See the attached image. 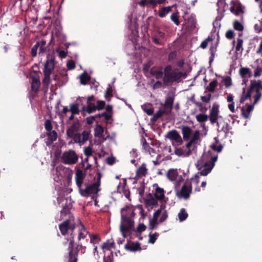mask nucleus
Listing matches in <instances>:
<instances>
[{
	"instance_id": "obj_49",
	"label": "nucleus",
	"mask_w": 262,
	"mask_h": 262,
	"mask_svg": "<svg viewBox=\"0 0 262 262\" xmlns=\"http://www.w3.org/2000/svg\"><path fill=\"white\" fill-rule=\"evenodd\" d=\"M39 43L37 42L35 45H34L32 49L31 54L33 57H35L37 55V50L39 48Z\"/></svg>"
},
{
	"instance_id": "obj_56",
	"label": "nucleus",
	"mask_w": 262,
	"mask_h": 262,
	"mask_svg": "<svg viewBox=\"0 0 262 262\" xmlns=\"http://www.w3.org/2000/svg\"><path fill=\"white\" fill-rule=\"evenodd\" d=\"M146 229V226L143 223H140L139 224L137 228L134 230V231L138 233H141L142 232L145 231Z\"/></svg>"
},
{
	"instance_id": "obj_64",
	"label": "nucleus",
	"mask_w": 262,
	"mask_h": 262,
	"mask_svg": "<svg viewBox=\"0 0 262 262\" xmlns=\"http://www.w3.org/2000/svg\"><path fill=\"white\" fill-rule=\"evenodd\" d=\"M262 72V68L260 67H257L255 69L254 73V77H257L261 75Z\"/></svg>"
},
{
	"instance_id": "obj_25",
	"label": "nucleus",
	"mask_w": 262,
	"mask_h": 262,
	"mask_svg": "<svg viewBox=\"0 0 262 262\" xmlns=\"http://www.w3.org/2000/svg\"><path fill=\"white\" fill-rule=\"evenodd\" d=\"M178 175V173L177 170L173 169L169 170L167 173V177L171 181H174L176 180Z\"/></svg>"
},
{
	"instance_id": "obj_15",
	"label": "nucleus",
	"mask_w": 262,
	"mask_h": 262,
	"mask_svg": "<svg viewBox=\"0 0 262 262\" xmlns=\"http://www.w3.org/2000/svg\"><path fill=\"white\" fill-rule=\"evenodd\" d=\"M34 72L35 73L34 76L32 74L31 75V77L32 79L31 90L35 93H36L39 91L40 85V82L37 73L35 71H34Z\"/></svg>"
},
{
	"instance_id": "obj_32",
	"label": "nucleus",
	"mask_w": 262,
	"mask_h": 262,
	"mask_svg": "<svg viewBox=\"0 0 262 262\" xmlns=\"http://www.w3.org/2000/svg\"><path fill=\"white\" fill-rule=\"evenodd\" d=\"M39 43V55H41L47 52V47L46 46V41L44 40L37 41Z\"/></svg>"
},
{
	"instance_id": "obj_7",
	"label": "nucleus",
	"mask_w": 262,
	"mask_h": 262,
	"mask_svg": "<svg viewBox=\"0 0 262 262\" xmlns=\"http://www.w3.org/2000/svg\"><path fill=\"white\" fill-rule=\"evenodd\" d=\"M69 219L64 220L59 225V230L62 235H66L68 231H73L75 228V223L74 222V216H69Z\"/></svg>"
},
{
	"instance_id": "obj_39",
	"label": "nucleus",
	"mask_w": 262,
	"mask_h": 262,
	"mask_svg": "<svg viewBox=\"0 0 262 262\" xmlns=\"http://www.w3.org/2000/svg\"><path fill=\"white\" fill-rule=\"evenodd\" d=\"M101 247L103 249L110 250L111 248H114V241L110 242V240H107L102 245Z\"/></svg>"
},
{
	"instance_id": "obj_2",
	"label": "nucleus",
	"mask_w": 262,
	"mask_h": 262,
	"mask_svg": "<svg viewBox=\"0 0 262 262\" xmlns=\"http://www.w3.org/2000/svg\"><path fill=\"white\" fill-rule=\"evenodd\" d=\"M217 156H211L209 153L204 154L201 159L196 164V167L199 170L194 177L192 178V181L198 184L199 182V176H206L212 169L214 166V163L217 160Z\"/></svg>"
},
{
	"instance_id": "obj_57",
	"label": "nucleus",
	"mask_w": 262,
	"mask_h": 262,
	"mask_svg": "<svg viewBox=\"0 0 262 262\" xmlns=\"http://www.w3.org/2000/svg\"><path fill=\"white\" fill-rule=\"evenodd\" d=\"M67 66L68 69L70 70H73L76 67L75 63L72 60H70L67 61Z\"/></svg>"
},
{
	"instance_id": "obj_4",
	"label": "nucleus",
	"mask_w": 262,
	"mask_h": 262,
	"mask_svg": "<svg viewBox=\"0 0 262 262\" xmlns=\"http://www.w3.org/2000/svg\"><path fill=\"white\" fill-rule=\"evenodd\" d=\"M81 127V124L78 120L74 121L72 125L67 130V136L73 138L76 143L83 144L89 138V133L84 130L81 134L76 133Z\"/></svg>"
},
{
	"instance_id": "obj_21",
	"label": "nucleus",
	"mask_w": 262,
	"mask_h": 262,
	"mask_svg": "<svg viewBox=\"0 0 262 262\" xmlns=\"http://www.w3.org/2000/svg\"><path fill=\"white\" fill-rule=\"evenodd\" d=\"M252 91H254V89H251V85L250 88L248 89L247 92H246V88H244L243 89V94L240 99V102L241 103H243L245 100L247 99L250 98L251 96V92Z\"/></svg>"
},
{
	"instance_id": "obj_59",
	"label": "nucleus",
	"mask_w": 262,
	"mask_h": 262,
	"mask_svg": "<svg viewBox=\"0 0 262 262\" xmlns=\"http://www.w3.org/2000/svg\"><path fill=\"white\" fill-rule=\"evenodd\" d=\"M211 98V94H208L205 96H201V100L205 103H208L210 101Z\"/></svg>"
},
{
	"instance_id": "obj_38",
	"label": "nucleus",
	"mask_w": 262,
	"mask_h": 262,
	"mask_svg": "<svg viewBox=\"0 0 262 262\" xmlns=\"http://www.w3.org/2000/svg\"><path fill=\"white\" fill-rule=\"evenodd\" d=\"M163 114H166V112L164 110H159L154 115L153 117L151 118V121L152 122H156Z\"/></svg>"
},
{
	"instance_id": "obj_34",
	"label": "nucleus",
	"mask_w": 262,
	"mask_h": 262,
	"mask_svg": "<svg viewBox=\"0 0 262 262\" xmlns=\"http://www.w3.org/2000/svg\"><path fill=\"white\" fill-rule=\"evenodd\" d=\"M104 132L103 127L99 124H98L95 129V136L98 138H102Z\"/></svg>"
},
{
	"instance_id": "obj_31",
	"label": "nucleus",
	"mask_w": 262,
	"mask_h": 262,
	"mask_svg": "<svg viewBox=\"0 0 262 262\" xmlns=\"http://www.w3.org/2000/svg\"><path fill=\"white\" fill-rule=\"evenodd\" d=\"M97 109L96 108V106L95 104H87L86 107L85 106H83L82 108L81 112L84 113L85 112H87L88 114H91L95 111H96Z\"/></svg>"
},
{
	"instance_id": "obj_6",
	"label": "nucleus",
	"mask_w": 262,
	"mask_h": 262,
	"mask_svg": "<svg viewBox=\"0 0 262 262\" xmlns=\"http://www.w3.org/2000/svg\"><path fill=\"white\" fill-rule=\"evenodd\" d=\"M135 214L133 211L128 212L125 215L122 213L120 230L124 237H126L130 231L134 228V221L129 216H134Z\"/></svg>"
},
{
	"instance_id": "obj_51",
	"label": "nucleus",
	"mask_w": 262,
	"mask_h": 262,
	"mask_svg": "<svg viewBox=\"0 0 262 262\" xmlns=\"http://www.w3.org/2000/svg\"><path fill=\"white\" fill-rule=\"evenodd\" d=\"M237 45L235 47L236 51H239L240 50H241L242 51L243 50V44L244 42L243 40L241 38H238L237 39Z\"/></svg>"
},
{
	"instance_id": "obj_50",
	"label": "nucleus",
	"mask_w": 262,
	"mask_h": 262,
	"mask_svg": "<svg viewBox=\"0 0 262 262\" xmlns=\"http://www.w3.org/2000/svg\"><path fill=\"white\" fill-rule=\"evenodd\" d=\"M217 45H212L210 48V52L212 56V58L210 59V62L213 60V58L215 56V52L216 51Z\"/></svg>"
},
{
	"instance_id": "obj_10",
	"label": "nucleus",
	"mask_w": 262,
	"mask_h": 262,
	"mask_svg": "<svg viewBox=\"0 0 262 262\" xmlns=\"http://www.w3.org/2000/svg\"><path fill=\"white\" fill-rule=\"evenodd\" d=\"M250 83L251 89H254L256 92L255 95L254 96V104H256L262 95L260 92V90H262L261 81L260 80H251Z\"/></svg>"
},
{
	"instance_id": "obj_62",
	"label": "nucleus",
	"mask_w": 262,
	"mask_h": 262,
	"mask_svg": "<svg viewBox=\"0 0 262 262\" xmlns=\"http://www.w3.org/2000/svg\"><path fill=\"white\" fill-rule=\"evenodd\" d=\"M92 149L91 147L88 146L84 148V153L87 157L90 156L92 155Z\"/></svg>"
},
{
	"instance_id": "obj_1",
	"label": "nucleus",
	"mask_w": 262,
	"mask_h": 262,
	"mask_svg": "<svg viewBox=\"0 0 262 262\" xmlns=\"http://www.w3.org/2000/svg\"><path fill=\"white\" fill-rule=\"evenodd\" d=\"M89 232L86 230L84 226L82 224L81 229L78 231V243L75 244L74 237L70 238L68 245V262H77L78 255L79 252L85 247L83 246L80 241L82 239L86 238L87 234L89 235Z\"/></svg>"
},
{
	"instance_id": "obj_42",
	"label": "nucleus",
	"mask_w": 262,
	"mask_h": 262,
	"mask_svg": "<svg viewBox=\"0 0 262 262\" xmlns=\"http://www.w3.org/2000/svg\"><path fill=\"white\" fill-rule=\"evenodd\" d=\"M113 90L110 84L108 85V87L107 88L105 93V98L107 100H110V98L113 96L112 94Z\"/></svg>"
},
{
	"instance_id": "obj_33",
	"label": "nucleus",
	"mask_w": 262,
	"mask_h": 262,
	"mask_svg": "<svg viewBox=\"0 0 262 262\" xmlns=\"http://www.w3.org/2000/svg\"><path fill=\"white\" fill-rule=\"evenodd\" d=\"M71 208L72 205L70 203H69V204L66 203L63 206L62 209L61 211V215H66L67 214H69V216H73V215L70 213V210Z\"/></svg>"
},
{
	"instance_id": "obj_54",
	"label": "nucleus",
	"mask_w": 262,
	"mask_h": 262,
	"mask_svg": "<svg viewBox=\"0 0 262 262\" xmlns=\"http://www.w3.org/2000/svg\"><path fill=\"white\" fill-rule=\"evenodd\" d=\"M213 40L211 37L208 36L206 39L202 42L200 47L202 49H205L208 46V42Z\"/></svg>"
},
{
	"instance_id": "obj_22",
	"label": "nucleus",
	"mask_w": 262,
	"mask_h": 262,
	"mask_svg": "<svg viewBox=\"0 0 262 262\" xmlns=\"http://www.w3.org/2000/svg\"><path fill=\"white\" fill-rule=\"evenodd\" d=\"M192 133V129L189 126H183L182 127V133L183 134V139L185 141H188Z\"/></svg>"
},
{
	"instance_id": "obj_52",
	"label": "nucleus",
	"mask_w": 262,
	"mask_h": 262,
	"mask_svg": "<svg viewBox=\"0 0 262 262\" xmlns=\"http://www.w3.org/2000/svg\"><path fill=\"white\" fill-rule=\"evenodd\" d=\"M196 148V146L194 145L190 141L188 142L185 145V149H189L190 150V155L192 154V151Z\"/></svg>"
},
{
	"instance_id": "obj_17",
	"label": "nucleus",
	"mask_w": 262,
	"mask_h": 262,
	"mask_svg": "<svg viewBox=\"0 0 262 262\" xmlns=\"http://www.w3.org/2000/svg\"><path fill=\"white\" fill-rule=\"evenodd\" d=\"M118 190L121 192H122L126 198H128L130 196V191L127 187V183L125 179L123 180V183L120 182L118 185Z\"/></svg>"
},
{
	"instance_id": "obj_18",
	"label": "nucleus",
	"mask_w": 262,
	"mask_h": 262,
	"mask_svg": "<svg viewBox=\"0 0 262 262\" xmlns=\"http://www.w3.org/2000/svg\"><path fill=\"white\" fill-rule=\"evenodd\" d=\"M185 147L183 146L182 147L178 148L176 147L174 149V154L179 157L184 156V157H188L190 155V150L189 149H184Z\"/></svg>"
},
{
	"instance_id": "obj_45",
	"label": "nucleus",
	"mask_w": 262,
	"mask_h": 262,
	"mask_svg": "<svg viewBox=\"0 0 262 262\" xmlns=\"http://www.w3.org/2000/svg\"><path fill=\"white\" fill-rule=\"evenodd\" d=\"M224 85L226 88H228L232 85L231 78L230 76H226L223 80Z\"/></svg>"
},
{
	"instance_id": "obj_29",
	"label": "nucleus",
	"mask_w": 262,
	"mask_h": 262,
	"mask_svg": "<svg viewBox=\"0 0 262 262\" xmlns=\"http://www.w3.org/2000/svg\"><path fill=\"white\" fill-rule=\"evenodd\" d=\"M90 79V76L86 72H84L80 75V83L82 85H86Z\"/></svg>"
},
{
	"instance_id": "obj_60",
	"label": "nucleus",
	"mask_w": 262,
	"mask_h": 262,
	"mask_svg": "<svg viewBox=\"0 0 262 262\" xmlns=\"http://www.w3.org/2000/svg\"><path fill=\"white\" fill-rule=\"evenodd\" d=\"M89 236L90 238V243L92 244H94V241L98 240V241H99L100 240L98 235L96 234H91L89 233Z\"/></svg>"
},
{
	"instance_id": "obj_37",
	"label": "nucleus",
	"mask_w": 262,
	"mask_h": 262,
	"mask_svg": "<svg viewBox=\"0 0 262 262\" xmlns=\"http://www.w3.org/2000/svg\"><path fill=\"white\" fill-rule=\"evenodd\" d=\"M188 214L184 208H182L178 214V217L180 221H185L188 217Z\"/></svg>"
},
{
	"instance_id": "obj_53",
	"label": "nucleus",
	"mask_w": 262,
	"mask_h": 262,
	"mask_svg": "<svg viewBox=\"0 0 262 262\" xmlns=\"http://www.w3.org/2000/svg\"><path fill=\"white\" fill-rule=\"evenodd\" d=\"M105 105V102L102 100H98L97 102V105H95L97 110H102Z\"/></svg>"
},
{
	"instance_id": "obj_61",
	"label": "nucleus",
	"mask_w": 262,
	"mask_h": 262,
	"mask_svg": "<svg viewBox=\"0 0 262 262\" xmlns=\"http://www.w3.org/2000/svg\"><path fill=\"white\" fill-rule=\"evenodd\" d=\"M168 217V213H167V212L166 210H164L162 213V215L160 217V223H162L163 222H164L166 220V219H167Z\"/></svg>"
},
{
	"instance_id": "obj_3",
	"label": "nucleus",
	"mask_w": 262,
	"mask_h": 262,
	"mask_svg": "<svg viewBox=\"0 0 262 262\" xmlns=\"http://www.w3.org/2000/svg\"><path fill=\"white\" fill-rule=\"evenodd\" d=\"M164 74L163 81L166 84L174 82H180L183 78L184 79L187 76L186 72H182L179 71L177 68L173 69L170 64L164 68Z\"/></svg>"
},
{
	"instance_id": "obj_47",
	"label": "nucleus",
	"mask_w": 262,
	"mask_h": 262,
	"mask_svg": "<svg viewBox=\"0 0 262 262\" xmlns=\"http://www.w3.org/2000/svg\"><path fill=\"white\" fill-rule=\"evenodd\" d=\"M171 20L177 26L180 24L178 13H173L170 16Z\"/></svg>"
},
{
	"instance_id": "obj_40",
	"label": "nucleus",
	"mask_w": 262,
	"mask_h": 262,
	"mask_svg": "<svg viewBox=\"0 0 262 262\" xmlns=\"http://www.w3.org/2000/svg\"><path fill=\"white\" fill-rule=\"evenodd\" d=\"M233 28L235 30L242 31L244 30L243 25L237 20H235L233 23Z\"/></svg>"
},
{
	"instance_id": "obj_43",
	"label": "nucleus",
	"mask_w": 262,
	"mask_h": 262,
	"mask_svg": "<svg viewBox=\"0 0 262 262\" xmlns=\"http://www.w3.org/2000/svg\"><path fill=\"white\" fill-rule=\"evenodd\" d=\"M200 134V133L199 130H196L194 131L192 137L190 140L193 144H195L196 141L199 139Z\"/></svg>"
},
{
	"instance_id": "obj_26",
	"label": "nucleus",
	"mask_w": 262,
	"mask_h": 262,
	"mask_svg": "<svg viewBox=\"0 0 262 262\" xmlns=\"http://www.w3.org/2000/svg\"><path fill=\"white\" fill-rule=\"evenodd\" d=\"M147 171V169L146 167V164L143 163L140 167H139L136 171L137 176L139 177L145 176Z\"/></svg>"
},
{
	"instance_id": "obj_48",
	"label": "nucleus",
	"mask_w": 262,
	"mask_h": 262,
	"mask_svg": "<svg viewBox=\"0 0 262 262\" xmlns=\"http://www.w3.org/2000/svg\"><path fill=\"white\" fill-rule=\"evenodd\" d=\"M159 236V234L158 233H155L154 234H151V233H150L149 234V240H148V243H150V244H154L157 239V237Z\"/></svg>"
},
{
	"instance_id": "obj_13",
	"label": "nucleus",
	"mask_w": 262,
	"mask_h": 262,
	"mask_svg": "<svg viewBox=\"0 0 262 262\" xmlns=\"http://www.w3.org/2000/svg\"><path fill=\"white\" fill-rule=\"evenodd\" d=\"M55 57L49 55L44 65L43 72L51 74L55 67Z\"/></svg>"
},
{
	"instance_id": "obj_58",
	"label": "nucleus",
	"mask_w": 262,
	"mask_h": 262,
	"mask_svg": "<svg viewBox=\"0 0 262 262\" xmlns=\"http://www.w3.org/2000/svg\"><path fill=\"white\" fill-rule=\"evenodd\" d=\"M235 33L232 30H228L226 33V37L228 39H232L234 38Z\"/></svg>"
},
{
	"instance_id": "obj_5",
	"label": "nucleus",
	"mask_w": 262,
	"mask_h": 262,
	"mask_svg": "<svg viewBox=\"0 0 262 262\" xmlns=\"http://www.w3.org/2000/svg\"><path fill=\"white\" fill-rule=\"evenodd\" d=\"M101 174L98 172L96 181L92 184L84 183L83 186L79 189L80 194L87 197L91 194H96L100 190Z\"/></svg>"
},
{
	"instance_id": "obj_35",
	"label": "nucleus",
	"mask_w": 262,
	"mask_h": 262,
	"mask_svg": "<svg viewBox=\"0 0 262 262\" xmlns=\"http://www.w3.org/2000/svg\"><path fill=\"white\" fill-rule=\"evenodd\" d=\"M70 111L73 115L79 114L80 112L79 104L78 103L71 104L70 105Z\"/></svg>"
},
{
	"instance_id": "obj_63",
	"label": "nucleus",
	"mask_w": 262,
	"mask_h": 262,
	"mask_svg": "<svg viewBox=\"0 0 262 262\" xmlns=\"http://www.w3.org/2000/svg\"><path fill=\"white\" fill-rule=\"evenodd\" d=\"M143 110L148 115H152L154 114V109L151 107H144Z\"/></svg>"
},
{
	"instance_id": "obj_23",
	"label": "nucleus",
	"mask_w": 262,
	"mask_h": 262,
	"mask_svg": "<svg viewBox=\"0 0 262 262\" xmlns=\"http://www.w3.org/2000/svg\"><path fill=\"white\" fill-rule=\"evenodd\" d=\"M47 135L48 137V145H50L56 141L58 136L57 132L54 130L47 132Z\"/></svg>"
},
{
	"instance_id": "obj_14",
	"label": "nucleus",
	"mask_w": 262,
	"mask_h": 262,
	"mask_svg": "<svg viewBox=\"0 0 262 262\" xmlns=\"http://www.w3.org/2000/svg\"><path fill=\"white\" fill-rule=\"evenodd\" d=\"M86 176V172L83 171L80 169H78L76 171L75 173V180L76 185L78 189L80 188L83 186V180Z\"/></svg>"
},
{
	"instance_id": "obj_8",
	"label": "nucleus",
	"mask_w": 262,
	"mask_h": 262,
	"mask_svg": "<svg viewBox=\"0 0 262 262\" xmlns=\"http://www.w3.org/2000/svg\"><path fill=\"white\" fill-rule=\"evenodd\" d=\"M78 157L76 152L72 149L64 151L61 156L62 162L69 165L76 163L78 161Z\"/></svg>"
},
{
	"instance_id": "obj_41",
	"label": "nucleus",
	"mask_w": 262,
	"mask_h": 262,
	"mask_svg": "<svg viewBox=\"0 0 262 262\" xmlns=\"http://www.w3.org/2000/svg\"><path fill=\"white\" fill-rule=\"evenodd\" d=\"M248 74H251V70L248 68H242L239 70V74L241 77L245 78Z\"/></svg>"
},
{
	"instance_id": "obj_24",
	"label": "nucleus",
	"mask_w": 262,
	"mask_h": 262,
	"mask_svg": "<svg viewBox=\"0 0 262 262\" xmlns=\"http://www.w3.org/2000/svg\"><path fill=\"white\" fill-rule=\"evenodd\" d=\"M255 104H254L253 103L252 104L248 105L246 111L245 110L244 107L242 108V115L245 118L247 119L249 118V113L253 110L254 108V105Z\"/></svg>"
},
{
	"instance_id": "obj_36",
	"label": "nucleus",
	"mask_w": 262,
	"mask_h": 262,
	"mask_svg": "<svg viewBox=\"0 0 262 262\" xmlns=\"http://www.w3.org/2000/svg\"><path fill=\"white\" fill-rule=\"evenodd\" d=\"M196 120L200 123L206 122L209 119L208 115L205 114H199L196 117Z\"/></svg>"
},
{
	"instance_id": "obj_28",
	"label": "nucleus",
	"mask_w": 262,
	"mask_h": 262,
	"mask_svg": "<svg viewBox=\"0 0 262 262\" xmlns=\"http://www.w3.org/2000/svg\"><path fill=\"white\" fill-rule=\"evenodd\" d=\"M172 11L171 6L163 7L159 11V16L162 18L165 17L168 13Z\"/></svg>"
},
{
	"instance_id": "obj_16",
	"label": "nucleus",
	"mask_w": 262,
	"mask_h": 262,
	"mask_svg": "<svg viewBox=\"0 0 262 262\" xmlns=\"http://www.w3.org/2000/svg\"><path fill=\"white\" fill-rule=\"evenodd\" d=\"M174 96H168L166 98L164 104V110L166 112V114H170L173 108Z\"/></svg>"
},
{
	"instance_id": "obj_9",
	"label": "nucleus",
	"mask_w": 262,
	"mask_h": 262,
	"mask_svg": "<svg viewBox=\"0 0 262 262\" xmlns=\"http://www.w3.org/2000/svg\"><path fill=\"white\" fill-rule=\"evenodd\" d=\"M165 138L168 139L171 141L173 146H178L181 145L183 143V140L176 129H172L169 131L165 136Z\"/></svg>"
},
{
	"instance_id": "obj_20",
	"label": "nucleus",
	"mask_w": 262,
	"mask_h": 262,
	"mask_svg": "<svg viewBox=\"0 0 262 262\" xmlns=\"http://www.w3.org/2000/svg\"><path fill=\"white\" fill-rule=\"evenodd\" d=\"M124 248L125 249L129 250L130 251L135 252L141 250L140 244L139 242L132 243L130 244H126Z\"/></svg>"
},
{
	"instance_id": "obj_27",
	"label": "nucleus",
	"mask_w": 262,
	"mask_h": 262,
	"mask_svg": "<svg viewBox=\"0 0 262 262\" xmlns=\"http://www.w3.org/2000/svg\"><path fill=\"white\" fill-rule=\"evenodd\" d=\"M150 72L152 76H155V77L158 79L161 78L164 76L163 75H164V71H162V69L156 70L154 68H152Z\"/></svg>"
},
{
	"instance_id": "obj_19",
	"label": "nucleus",
	"mask_w": 262,
	"mask_h": 262,
	"mask_svg": "<svg viewBox=\"0 0 262 262\" xmlns=\"http://www.w3.org/2000/svg\"><path fill=\"white\" fill-rule=\"evenodd\" d=\"M150 198L145 200V205L146 207L152 208L154 206L158 205V199L154 198L150 193L149 194Z\"/></svg>"
},
{
	"instance_id": "obj_12",
	"label": "nucleus",
	"mask_w": 262,
	"mask_h": 262,
	"mask_svg": "<svg viewBox=\"0 0 262 262\" xmlns=\"http://www.w3.org/2000/svg\"><path fill=\"white\" fill-rule=\"evenodd\" d=\"M219 107V105L216 103H214L213 104L212 108L210 110L208 117L211 123L212 124L218 123L217 119L220 117Z\"/></svg>"
},
{
	"instance_id": "obj_46",
	"label": "nucleus",
	"mask_w": 262,
	"mask_h": 262,
	"mask_svg": "<svg viewBox=\"0 0 262 262\" xmlns=\"http://www.w3.org/2000/svg\"><path fill=\"white\" fill-rule=\"evenodd\" d=\"M43 74L44 78L42 82L45 85L48 86L50 82V75L51 74L43 72Z\"/></svg>"
},
{
	"instance_id": "obj_55",
	"label": "nucleus",
	"mask_w": 262,
	"mask_h": 262,
	"mask_svg": "<svg viewBox=\"0 0 262 262\" xmlns=\"http://www.w3.org/2000/svg\"><path fill=\"white\" fill-rule=\"evenodd\" d=\"M45 128L47 132L52 130L53 127L50 120L47 119L45 121Z\"/></svg>"
},
{
	"instance_id": "obj_11",
	"label": "nucleus",
	"mask_w": 262,
	"mask_h": 262,
	"mask_svg": "<svg viewBox=\"0 0 262 262\" xmlns=\"http://www.w3.org/2000/svg\"><path fill=\"white\" fill-rule=\"evenodd\" d=\"M192 192V186L190 182H186L182 187L180 191L177 192V196L179 198H183L187 200L189 198Z\"/></svg>"
},
{
	"instance_id": "obj_30",
	"label": "nucleus",
	"mask_w": 262,
	"mask_h": 262,
	"mask_svg": "<svg viewBox=\"0 0 262 262\" xmlns=\"http://www.w3.org/2000/svg\"><path fill=\"white\" fill-rule=\"evenodd\" d=\"M155 197L157 198V199L159 200H162L164 199V191L163 188L158 187L155 190V193L154 194Z\"/></svg>"
},
{
	"instance_id": "obj_44",
	"label": "nucleus",
	"mask_w": 262,
	"mask_h": 262,
	"mask_svg": "<svg viewBox=\"0 0 262 262\" xmlns=\"http://www.w3.org/2000/svg\"><path fill=\"white\" fill-rule=\"evenodd\" d=\"M217 85V81L216 80H214L209 83L208 90L210 92H214L215 89Z\"/></svg>"
}]
</instances>
